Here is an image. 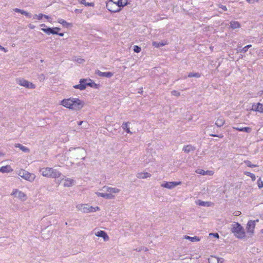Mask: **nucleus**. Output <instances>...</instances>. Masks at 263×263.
Segmentation results:
<instances>
[{"instance_id": "obj_31", "label": "nucleus", "mask_w": 263, "mask_h": 263, "mask_svg": "<svg viewBox=\"0 0 263 263\" xmlns=\"http://www.w3.org/2000/svg\"><path fill=\"white\" fill-rule=\"evenodd\" d=\"M196 203L199 205L202 206H210V202H205V201H203L199 200H198V201Z\"/></svg>"}, {"instance_id": "obj_44", "label": "nucleus", "mask_w": 263, "mask_h": 263, "mask_svg": "<svg viewBox=\"0 0 263 263\" xmlns=\"http://www.w3.org/2000/svg\"><path fill=\"white\" fill-rule=\"evenodd\" d=\"M43 17V14L42 13H40L39 15L35 14L34 16V18L40 20Z\"/></svg>"}, {"instance_id": "obj_45", "label": "nucleus", "mask_w": 263, "mask_h": 263, "mask_svg": "<svg viewBox=\"0 0 263 263\" xmlns=\"http://www.w3.org/2000/svg\"><path fill=\"white\" fill-rule=\"evenodd\" d=\"M258 186L259 189H261L263 187V182L261 180V179L259 178L257 181Z\"/></svg>"}, {"instance_id": "obj_49", "label": "nucleus", "mask_w": 263, "mask_h": 263, "mask_svg": "<svg viewBox=\"0 0 263 263\" xmlns=\"http://www.w3.org/2000/svg\"><path fill=\"white\" fill-rule=\"evenodd\" d=\"M241 214V212L240 211H235L233 213V216H238L239 215H240Z\"/></svg>"}, {"instance_id": "obj_25", "label": "nucleus", "mask_w": 263, "mask_h": 263, "mask_svg": "<svg viewBox=\"0 0 263 263\" xmlns=\"http://www.w3.org/2000/svg\"><path fill=\"white\" fill-rule=\"evenodd\" d=\"M151 176V175L147 172L139 173L137 175V177L138 178H141V179L147 178L148 177H150Z\"/></svg>"}, {"instance_id": "obj_61", "label": "nucleus", "mask_w": 263, "mask_h": 263, "mask_svg": "<svg viewBox=\"0 0 263 263\" xmlns=\"http://www.w3.org/2000/svg\"><path fill=\"white\" fill-rule=\"evenodd\" d=\"M83 123V121H80L79 123V125H81L82 124V123Z\"/></svg>"}, {"instance_id": "obj_21", "label": "nucleus", "mask_w": 263, "mask_h": 263, "mask_svg": "<svg viewBox=\"0 0 263 263\" xmlns=\"http://www.w3.org/2000/svg\"><path fill=\"white\" fill-rule=\"evenodd\" d=\"M252 110L263 112V104L260 103H258L257 104H253Z\"/></svg>"}, {"instance_id": "obj_57", "label": "nucleus", "mask_w": 263, "mask_h": 263, "mask_svg": "<svg viewBox=\"0 0 263 263\" xmlns=\"http://www.w3.org/2000/svg\"><path fill=\"white\" fill-rule=\"evenodd\" d=\"M58 34L60 36H64V33H59V32H58V34Z\"/></svg>"}, {"instance_id": "obj_13", "label": "nucleus", "mask_w": 263, "mask_h": 263, "mask_svg": "<svg viewBox=\"0 0 263 263\" xmlns=\"http://www.w3.org/2000/svg\"><path fill=\"white\" fill-rule=\"evenodd\" d=\"M95 73L100 77H106L108 78H111L114 75V73L111 72H101L99 70H97Z\"/></svg>"}, {"instance_id": "obj_32", "label": "nucleus", "mask_w": 263, "mask_h": 263, "mask_svg": "<svg viewBox=\"0 0 263 263\" xmlns=\"http://www.w3.org/2000/svg\"><path fill=\"white\" fill-rule=\"evenodd\" d=\"M79 2H80V4H83V5H85V6L93 7L95 6V4L93 3L86 2V1L85 0H81Z\"/></svg>"}, {"instance_id": "obj_24", "label": "nucleus", "mask_w": 263, "mask_h": 263, "mask_svg": "<svg viewBox=\"0 0 263 263\" xmlns=\"http://www.w3.org/2000/svg\"><path fill=\"white\" fill-rule=\"evenodd\" d=\"M14 11L16 12L20 13L22 14H24L29 18H30L31 17V13L27 12L24 11V10H22V9H20L18 8H15L14 9Z\"/></svg>"}, {"instance_id": "obj_39", "label": "nucleus", "mask_w": 263, "mask_h": 263, "mask_svg": "<svg viewBox=\"0 0 263 263\" xmlns=\"http://www.w3.org/2000/svg\"><path fill=\"white\" fill-rule=\"evenodd\" d=\"M73 61L77 62V63L79 64H82L85 62V60L83 59L80 58H74V59H73Z\"/></svg>"}, {"instance_id": "obj_26", "label": "nucleus", "mask_w": 263, "mask_h": 263, "mask_svg": "<svg viewBox=\"0 0 263 263\" xmlns=\"http://www.w3.org/2000/svg\"><path fill=\"white\" fill-rule=\"evenodd\" d=\"M184 238L186 239H187V240H190L192 242L199 241L200 240L199 237H198V236L191 237V236H187V235H185L184 236Z\"/></svg>"}, {"instance_id": "obj_22", "label": "nucleus", "mask_w": 263, "mask_h": 263, "mask_svg": "<svg viewBox=\"0 0 263 263\" xmlns=\"http://www.w3.org/2000/svg\"><path fill=\"white\" fill-rule=\"evenodd\" d=\"M196 149L195 147L191 145H187L185 146H184L182 151L186 153H189L191 152H193Z\"/></svg>"}, {"instance_id": "obj_29", "label": "nucleus", "mask_w": 263, "mask_h": 263, "mask_svg": "<svg viewBox=\"0 0 263 263\" xmlns=\"http://www.w3.org/2000/svg\"><path fill=\"white\" fill-rule=\"evenodd\" d=\"M89 82H86V85L87 86H90L91 87L94 88H98L99 85L98 84L95 83L94 82H92L91 80L89 79Z\"/></svg>"}, {"instance_id": "obj_58", "label": "nucleus", "mask_w": 263, "mask_h": 263, "mask_svg": "<svg viewBox=\"0 0 263 263\" xmlns=\"http://www.w3.org/2000/svg\"><path fill=\"white\" fill-rule=\"evenodd\" d=\"M29 27L31 29H33V28H34V25H31V24H29Z\"/></svg>"}, {"instance_id": "obj_50", "label": "nucleus", "mask_w": 263, "mask_h": 263, "mask_svg": "<svg viewBox=\"0 0 263 263\" xmlns=\"http://www.w3.org/2000/svg\"><path fill=\"white\" fill-rule=\"evenodd\" d=\"M259 0H247V1L250 4H253L255 2H258Z\"/></svg>"}, {"instance_id": "obj_36", "label": "nucleus", "mask_w": 263, "mask_h": 263, "mask_svg": "<svg viewBox=\"0 0 263 263\" xmlns=\"http://www.w3.org/2000/svg\"><path fill=\"white\" fill-rule=\"evenodd\" d=\"M52 30L53 29H52V28L50 27H47L46 28H42V30L48 34H51V33H52L51 32Z\"/></svg>"}, {"instance_id": "obj_2", "label": "nucleus", "mask_w": 263, "mask_h": 263, "mask_svg": "<svg viewBox=\"0 0 263 263\" xmlns=\"http://www.w3.org/2000/svg\"><path fill=\"white\" fill-rule=\"evenodd\" d=\"M231 232H233L235 236L239 239H246L247 237L245 229L238 222H234L231 229Z\"/></svg>"}, {"instance_id": "obj_59", "label": "nucleus", "mask_w": 263, "mask_h": 263, "mask_svg": "<svg viewBox=\"0 0 263 263\" xmlns=\"http://www.w3.org/2000/svg\"><path fill=\"white\" fill-rule=\"evenodd\" d=\"M75 12H77V13H80L81 12V10H79V9H76L75 10Z\"/></svg>"}, {"instance_id": "obj_40", "label": "nucleus", "mask_w": 263, "mask_h": 263, "mask_svg": "<svg viewBox=\"0 0 263 263\" xmlns=\"http://www.w3.org/2000/svg\"><path fill=\"white\" fill-rule=\"evenodd\" d=\"M58 22L61 24H62L64 26H68L69 25V24L66 22L65 20L63 19H59Z\"/></svg>"}, {"instance_id": "obj_9", "label": "nucleus", "mask_w": 263, "mask_h": 263, "mask_svg": "<svg viewBox=\"0 0 263 263\" xmlns=\"http://www.w3.org/2000/svg\"><path fill=\"white\" fill-rule=\"evenodd\" d=\"M180 184L181 182H164L163 183L161 184V186L162 187L167 188L168 189H172L177 185H179Z\"/></svg>"}, {"instance_id": "obj_46", "label": "nucleus", "mask_w": 263, "mask_h": 263, "mask_svg": "<svg viewBox=\"0 0 263 263\" xmlns=\"http://www.w3.org/2000/svg\"><path fill=\"white\" fill-rule=\"evenodd\" d=\"M171 93L172 95L175 96H179L180 95V93L177 90H173L171 92Z\"/></svg>"}, {"instance_id": "obj_37", "label": "nucleus", "mask_w": 263, "mask_h": 263, "mask_svg": "<svg viewBox=\"0 0 263 263\" xmlns=\"http://www.w3.org/2000/svg\"><path fill=\"white\" fill-rule=\"evenodd\" d=\"M245 174L248 176H249L251 177V178L252 179V181H255V179H256V177L255 176L254 174L250 173V172H245Z\"/></svg>"}, {"instance_id": "obj_53", "label": "nucleus", "mask_w": 263, "mask_h": 263, "mask_svg": "<svg viewBox=\"0 0 263 263\" xmlns=\"http://www.w3.org/2000/svg\"><path fill=\"white\" fill-rule=\"evenodd\" d=\"M0 49L3 50L5 52L7 51V50H6V49L4 47H2L1 45H0Z\"/></svg>"}, {"instance_id": "obj_5", "label": "nucleus", "mask_w": 263, "mask_h": 263, "mask_svg": "<svg viewBox=\"0 0 263 263\" xmlns=\"http://www.w3.org/2000/svg\"><path fill=\"white\" fill-rule=\"evenodd\" d=\"M258 220H249L247 224V232L249 235H247L248 237L251 236L254 233V230L256 224V222H258Z\"/></svg>"}, {"instance_id": "obj_23", "label": "nucleus", "mask_w": 263, "mask_h": 263, "mask_svg": "<svg viewBox=\"0 0 263 263\" xmlns=\"http://www.w3.org/2000/svg\"><path fill=\"white\" fill-rule=\"evenodd\" d=\"M130 124V122H123L122 125V127L124 130H125L127 133L132 134L133 133L130 130V128L128 127V124Z\"/></svg>"}, {"instance_id": "obj_11", "label": "nucleus", "mask_w": 263, "mask_h": 263, "mask_svg": "<svg viewBox=\"0 0 263 263\" xmlns=\"http://www.w3.org/2000/svg\"><path fill=\"white\" fill-rule=\"evenodd\" d=\"M86 79H82L80 80V83L78 85H74L73 87L76 89H79L80 90H84L86 88Z\"/></svg>"}, {"instance_id": "obj_55", "label": "nucleus", "mask_w": 263, "mask_h": 263, "mask_svg": "<svg viewBox=\"0 0 263 263\" xmlns=\"http://www.w3.org/2000/svg\"><path fill=\"white\" fill-rule=\"evenodd\" d=\"M43 17H44L45 18L48 19V20L50 18V17L48 15H45V14H43Z\"/></svg>"}, {"instance_id": "obj_62", "label": "nucleus", "mask_w": 263, "mask_h": 263, "mask_svg": "<svg viewBox=\"0 0 263 263\" xmlns=\"http://www.w3.org/2000/svg\"><path fill=\"white\" fill-rule=\"evenodd\" d=\"M41 26L42 27H46V25H45V24H41Z\"/></svg>"}, {"instance_id": "obj_8", "label": "nucleus", "mask_w": 263, "mask_h": 263, "mask_svg": "<svg viewBox=\"0 0 263 263\" xmlns=\"http://www.w3.org/2000/svg\"><path fill=\"white\" fill-rule=\"evenodd\" d=\"M106 7L109 11L112 12H117L120 11L121 10V8H119V7L114 4L112 2H108L106 3Z\"/></svg>"}, {"instance_id": "obj_6", "label": "nucleus", "mask_w": 263, "mask_h": 263, "mask_svg": "<svg viewBox=\"0 0 263 263\" xmlns=\"http://www.w3.org/2000/svg\"><path fill=\"white\" fill-rule=\"evenodd\" d=\"M77 209L83 213L93 212L94 208L87 204H80L76 206Z\"/></svg>"}, {"instance_id": "obj_43", "label": "nucleus", "mask_w": 263, "mask_h": 263, "mask_svg": "<svg viewBox=\"0 0 263 263\" xmlns=\"http://www.w3.org/2000/svg\"><path fill=\"white\" fill-rule=\"evenodd\" d=\"M52 29H53L52 30V32H54V33H51V34H58V32H59V31L60 30V28H58V27H54V28H52Z\"/></svg>"}, {"instance_id": "obj_19", "label": "nucleus", "mask_w": 263, "mask_h": 263, "mask_svg": "<svg viewBox=\"0 0 263 263\" xmlns=\"http://www.w3.org/2000/svg\"><path fill=\"white\" fill-rule=\"evenodd\" d=\"M62 180H63L64 181L63 183V186L64 187H70L73 185V184L74 182V180L69 178H66L65 179L63 178Z\"/></svg>"}, {"instance_id": "obj_7", "label": "nucleus", "mask_w": 263, "mask_h": 263, "mask_svg": "<svg viewBox=\"0 0 263 263\" xmlns=\"http://www.w3.org/2000/svg\"><path fill=\"white\" fill-rule=\"evenodd\" d=\"M74 155L78 159L84 160L85 157L86 151L84 148L78 147L74 148Z\"/></svg>"}, {"instance_id": "obj_17", "label": "nucleus", "mask_w": 263, "mask_h": 263, "mask_svg": "<svg viewBox=\"0 0 263 263\" xmlns=\"http://www.w3.org/2000/svg\"><path fill=\"white\" fill-rule=\"evenodd\" d=\"M126 1V0H125V1L123 2V0H110L108 2H112V3H114V4L116 5L121 8V7H123L127 4Z\"/></svg>"}, {"instance_id": "obj_52", "label": "nucleus", "mask_w": 263, "mask_h": 263, "mask_svg": "<svg viewBox=\"0 0 263 263\" xmlns=\"http://www.w3.org/2000/svg\"><path fill=\"white\" fill-rule=\"evenodd\" d=\"M94 211L93 212H96L97 211H98L99 210V208L98 206L93 207Z\"/></svg>"}, {"instance_id": "obj_41", "label": "nucleus", "mask_w": 263, "mask_h": 263, "mask_svg": "<svg viewBox=\"0 0 263 263\" xmlns=\"http://www.w3.org/2000/svg\"><path fill=\"white\" fill-rule=\"evenodd\" d=\"M195 172L197 174H199L202 175H205V171L202 169L198 168L196 170Z\"/></svg>"}, {"instance_id": "obj_4", "label": "nucleus", "mask_w": 263, "mask_h": 263, "mask_svg": "<svg viewBox=\"0 0 263 263\" xmlns=\"http://www.w3.org/2000/svg\"><path fill=\"white\" fill-rule=\"evenodd\" d=\"M18 174L21 177L31 182H33L35 178V175L34 174L24 170H21Z\"/></svg>"}, {"instance_id": "obj_3", "label": "nucleus", "mask_w": 263, "mask_h": 263, "mask_svg": "<svg viewBox=\"0 0 263 263\" xmlns=\"http://www.w3.org/2000/svg\"><path fill=\"white\" fill-rule=\"evenodd\" d=\"M40 172L42 175L46 177L57 178L60 177L62 174L59 171L52 167H44L40 169Z\"/></svg>"}, {"instance_id": "obj_34", "label": "nucleus", "mask_w": 263, "mask_h": 263, "mask_svg": "<svg viewBox=\"0 0 263 263\" xmlns=\"http://www.w3.org/2000/svg\"><path fill=\"white\" fill-rule=\"evenodd\" d=\"M189 78H200L201 77V74L198 72H190L187 76Z\"/></svg>"}, {"instance_id": "obj_10", "label": "nucleus", "mask_w": 263, "mask_h": 263, "mask_svg": "<svg viewBox=\"0 0 263 263\" xmlns=\"http://www.w3.org/2000/svg\"><path fill=\"white\" fill-rule=\"evenodd\" d=\"M18 84L23 86H24L28 88H34L35 85L31 82L29 81L24 80V79H20L18 80Z\"/></svg>"}, {"instance_id": "obj_15", "label": "nucleus", "mask_w": 263, "mask_h": 263, "mask_svg": "<svg viewBox=\"0 0 263 263\" xmlns=\"http://www.w3.org/2000/svg\"><path fill=\"white\" fill-rule=\"evenodd\" d=\"M96 194L98 196L103 197L105 199H112L115 198V196L110 193H103L100 192H96Z\"/></svg>"}, {"instance_id": "obj_30", "label": "nucleus", "mask_w": 263, "mask_h": 263, "mask_svg": "<svg viewBox=\"0 0 263 263\" xmlns=\"http://www.w3.org/2000/svg\"><path fill=\"white\" fill-rule=\"evenodd\" d=\"M166 44V43L163 42H153L152 43L153 46L156 48H159L160 47L163 46Z\"/></svg>"}, {"instance_id": "obj_18", "label": "nucleus", "mask_w": 263, "mask_h": 263, "mask_svg": "<svg viewBox=\"0 0 263 263\" xmlns=\"http://www.w3.org/2000/svg\"><path fill=\"white\" fill-rule=\"evenodd\" d=\"M104 191H106L109 193H118L120 192V190L116 187H111L109 186H104L102 189Z\"/></svg>"}, {"instance_id": "obj_56", "label": "nucleus", "mask_w": 263, "mask_h": 263, "mask_svg": "<svg viewBox=\"0 0 263 263\" xmlns=\"http://www.w3.org/2000/svg\"><path fill=\"white\" fill-rule=\"evenodd\" d=\"M212 126H209V127H208L206 128V131L207 132H208L209 130H211V128H212Z\"/></svg>"}, {"instance_id": "obj_33", "label": "nucleus", "mask_w": 263, "mask_h": 263, "mask_svg": "<svg viewBox=\"0 0 263 263\" xmlns=\"http://www.w3.org/2000/svg\"><path fill=\"white\" fill-rule=\"evenodd\" d=\"M15 146L16 147H19L22 151H23L24 152H29V149L28 148L21 145V144H16L15 145Z\"/></svg>"}, {"instance_id": "obj_27", "label": "nucleus", "mask_w": 263, "mask_h": 263, "mask_svg": "<svg viewBox=\"0 0 263 263\" xmlns=\"http://www.w3.org/2000/svg\"><path fill=\"white\" fill-rule=\"evenodd\" d=\"M224 123V120L223 118L222 117H220L216 121L215 125L217 127H221L223 125Z\"/></svg>"}, {"instance_id": "obj_12", "label": "nucleus", "mask_w": 263, "mask_h": 263, "mask_svg": "<svg viewBox=\"0 0 263 263\" xmlns=\"http://www.w3.org/2000/svg\"><path fill=\"white\" fill-rule=\"evenodd\" d=\"M12 195L15 196V197L20 198L22 200H26V195L22 191H18L17 190L14 191L12 192Z\"/></svg>"}, {"instance_id": "obj_42", "label": "nucleus", "mask_w": 263, "mask_h": 263, "mask_svg": "<svg viewBox=\"0 0 263 263\" xmlns=\"http://www.w3.org/2000/svg\"><path fill=\"white\" fill-rule=\"evenodd\" d=\"M133 50H134L135 52L139 53V52H140L141 51V47H139L138 46L135 45L134 46Z\"/></svg>"}, {"instance_id": "obj_14", "label": "nucleus", "mask_w": 263, "mask_h": 263, "mask_svg": "<svg viewBox=\"0 0 263 263\" xmlns=\"http://www.w3.org/2000/svg\"><path fill=\"white\" fill-rule=\"evenodd\" d=\"M251 46V45H248L246 46L243 48H241V46H237V47L236 48L233 49V52H234V51H235L236 53H238L239 52L245 53L247 52L248 49Z\"/></svg>"}, {"instance_id": "obj_38", "label": "nucleus", "mask_w": 263, "mask_h": 263, "mask_svg": "<svg viewBox=\"0 0 263 263\" xmlns=\"http://www.w3.org/2000/svg\"><path fill=\"white\" fill-rule=\"evenodd\" d=\"M245 164L247 165V166L251 167H254L258 166L256 164H252L251 162V161L249 160H247L245 161Z\"/></svg>"}, {"instance_id": "obj_47", "label": "nucleus", "mask_w": 263, "mask_h": 263, "mask_svg": "<svg viewBox=\"0 0 263 263\" xmlns=\"http://www.w3.org/2000/svg\"><path fill=\"white\" fill-rule=\"evenodd\" d=\"M213 172L212 171H206L205 173V175H212L213 174Z\"/></svg>"}, {"instance_id": "obj_51", "label": "nucleus", "mask_w": 263, "mask_h": 263, "mask_svg": "<svg viewBox=\"0 0 263 263\" xmlns=\"http://www.w3.org/2000/svg\"><path fill=\"white\" fill-rule=\"evenodd\" d=\"M209 135L211 136H212V137H220V136L219 135H215V134H210L209 133Z\"/></svg>"}, {"instance_id": "obj_54", "label": "nucleus", "mask_w": 263, "mask_h": 263, "mask_svg": "<svg viewBox=\"0 0 263 263\" xmlns=\"http://www.w3.org/2000/svg\"><path fill=\"white\" fill-rule=\"evenodd\" d=\"M221 8H222L223 10H224V11L227 10V7H226V6H223V5H222V6H221Z\"/></svg>"}, {"instance_id": "obj_1", "label": "nucleus", "mask_w": 263, "mask_h": 263, "mask_svg": "<svg viewBox=\"0 0 263 263\" xmlns=\"http://www.w3.org/2000/svg\"><path fill=\"white\" fill-rule=\"evenodd\" d=\"M84 102L78 98H70L69 99H63L61 105L74 110H79L84 106Z\"/></svg>"}, {"instance_id": "obj_28", "label": "nucleus", "mask_w": 263, "mask_h": 263, "mask_svg": "<svg viewBox=\"0 0 263 263\" xmlns=\"http://www.w3.org/2000/svg\"><path fill=\"white\" fill-rule=\"evenodd\" d=\"M240 24L237 21H231V30L240 28Z\"/></svg>"}, {"instance_id": "obj_35", "label": "nucleus", "mask_w": 263, "mask_h": 263, "mask_svg": "<svg viewBox=\"0 0 263 263\" xmlns=\"http://www.w3.org/2000/svg\"><path fill=\"white\" fill-rule=\"evenodd\" d=\"M10 167L8 165L0 167V172L2 173H6L9 172Z\"/></svg>"}, {"instance_id": "obj_48", "label": "nucleus", "mask_w": 263, "mask_h": 263, "mask_svg": "<svg viewBox=\"0 0 263 263\" xmlns=\"http://www.w3.org/2000/svg\"><path fill=\"white\" fill-rule=\"evenodd\" d=\"M209 235H210V236H214V237H215V238H219V235H218V233H210V234H209Z\"/></svg>"}, {"instance_id": "obj_16", "label": "nucleus", "mask_w": 263, "mask_h": 263, "mask_svg": "<svg viewBox=\"0 0 263 263\" xmlns=\"http://www.w3.org/2000/svg\"><path fill=\"white\" fill-rule=\"evenodd\" d=\"M233 128L234 129H235L237 130H239L240 132H246L247 133H250L252 130L251 128H250L249 127H243L240 126L239 125H238L237 126H234V127H233Z\"/></svg>"}, {"instance_id": "obj_60", "label": "nucleus", "mask_w": 263, "mask_h": 263, "mask_svg": "<svg viewBox=\"0 0 263 263\" xmlns=\"http://www.w3.org/2000/svg\"><path fill=\"white\" fill-rule=\"evenodd\" d=\"M136 250L137 251L140 252V251H141L142 249V248H140H140H138V249H136Z\"/></svg>"}, {"instance_id": "obj_20", "label": "nucleus", "mask_w": 263, "mask_h": 263, "mask_svg": "<svg viewBox=\"0 0 263 263\" xmlns=\"http://www.w3.org/2000/svg\"><path fill=\"white\" fill-rule=\"evenodd\" d=\"M96 235L98 237H102L104 241L109 240V237L107 233L104 231H100L96 233Z\"/></svg>"}]
</instances>
